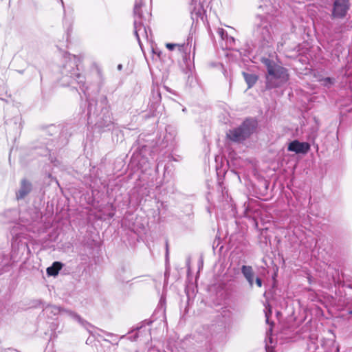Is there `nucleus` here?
<instances>
[{
	"label": "nucleus",
	"instance_id": "1",
	"mask_svg": "<svg viewBox=\"0 0 352 352\" xmlns=\"http://www.w3.org/2000/svg\"><path fill=\"white\" fill-rule=\"evenodd\" d=\"M262 62L267 69L265 85L267 89L280 87L288 81L289 76L285 67L268 58L263 59Z\"/></svg>",
	"mask_w": 352,
	"mask_h": 352
},
{
	"label": "nucleus",
	"instance_id": "18",
	"mask_svg": "<svg viewBox=\"0 0 352 352\" xmlns=\"http://www.w3.org/2000/svg\"><path fill=\"white\" fill-rule=\"evenodd\" d=\"M122 65H118V70H121V69H122Z\"/></svg>",
	"mask_w": 352,
	"mask_h": 352
},
{
	"label": "nucleus",
	"instance_id": "8",
	"mask_svg": "<svg viewBox=\"0 0 352 352\" xmlns=\"http://www.w3.org/2000/svg\"><path fill=\"white\" fill-rule=\"evenodd\" d=\"M166 47L169 50L172 51L174 50H177L179 52L182 54H186L187 50V45L184 43L178 44V43H166Z\"/></svg>",
	"mask_w": 352,
	"mask_h": 352
},
{
	"label": "nucleus",
	"instance_id": "9",
	"mask_svg": "<svg viewBox=\"0 0 352 352\" xmlns=\"http://www.w3.org/2000/svg\"><path fill=\"white\" fill-rule=\"evenodd\" d=\"M75 63L74 62H69L67 65L66 67H72V71L70 72V74H71V77L72 78H74V79H76V80H78V82L79 83H81L82 82V78L83 77L80 76V74L78 72V68H74V66H75Z\"/></svg>",
	"mask_w": 352,
	"mask_h": 352
},
{
	"label": "nucleus",
	"instance_id": "15",
	"mask_svg": "<svg viewBox=\"0 0 352 352\" xmlns=\"http://www.w3.org/2000/svg\"><path fill=\"white\" fill-rule=\"evenodd\" d=\"M69 316H71L73 318L78 320V321H80V317L78 315H76V314L69 312Z\"/></svg>",
	"mask_w": 352,
	"mask_h": 352
},
{
	"label": "nucleus",
	"instance_id": "17",
	"mask_svg": "<svg viewBox=\"0 0 352 352\" xmlns=\"http://www.w3.org/2000/svg\"><path fill=\"white\" fill-rule=\"evenodd\" d=\"M218 33L221 35V37H223V35L224 34V30L223 29H219L218 30Z\"/></svg>",
	"mask_w": 352,
	"mask_h": 352
},
{
	"label": "nucleus",
	"instance_id": "13",
	"mask_svg": "<svg viewBox=\"0 0 352 352\" xmlns=\"http://www.w3.org/2000/svg\"><path fill=\"white\" fill-rule=\"evenodd\" d=\"M321 84L324 86L329 87L333 83V80L331 78H324L320 80Z\"/></svg>",
	"mask_w": 352,
	"mask_h": 352
},
{
	"label": "nucleus",
	"instance_id": "5",
	"mask_svg": "<svg viewBox=\"0 0 352 352\" xmlns=\"http://www.w3.org/2000/svg\"><path fill=\"white\" fill-rule=\"evenodd\" d=\"M310 148V146L307 142H300L294 140L289 143L288 151L295 152L296 153H306Z\"/></svg>",
	"mask_w": 352,
	"mask_h": 352
},
{
	"label": "nucleus",
	"instance_id": "20",
	"mask_svg": "<svg viewBox=\"0 0 352 352\" xmlns=\"http://www.w3.org/2000/svg\"><path fill=\"white\" fill-rule=\"evenodd\" d=\"M350 314H352V310L350 311Z\"/></svg>",
	"mask_w": 352,
	"mask_h": 352
},
{
	"label": "nucleus",
	"instance_id": "11",
	"mask_svg": "<svg viewBox=\"0 0 352 352\" xmlns=\"http://www.w3.org/2000/svg\"><path fill=\"white\" fill-rule=\"evenodd\" d=\"M61 269V264L58 262H54L53 265L47 269V273L50 276H56Z\"/></svg>",
	"mask_w": 352,
	"mask_h": 352
},
{
	"label": "nucleus",
	"instance_id": "10",
	"mask_svg": "<svg viewBox=\"0 0 352 352\" xmlns=\"http://www.w3.org/2000/svg\"><path fill=\"white\" fill-rule=\"evenodd\" d=\"M245 82L248 85V88L252 87L257 80V76L253 74L243 73Z\"/></svg>",
	"mask_w": 352,
	"mask_h": 352
},
{
	"label": "nucleus",
	"instance_id": "6",
	"mask_svg": "<svg viewBox=\"0 0 352 352\" xmlns=\"http://www.w3.org/2000/svg\"><path fill=\"white\" fill-rule=\"evenodd\" d=\"M241 272L250 284V287H252L254 284V272L252 267L251 266L243 265L241 267Z\"/></svg>",
	"mask_w": 352,
	"mask_h": 352
},
{
	"label": "nucleus",
	"instance_id": "7",
	"mask_svg": "<svg viewBox=\"0 0 352 352\" xmlns=\"http://www.w3.org/2000/svg\"><path fill=\"white\" fill-rule=\"evenodd\" d=\"M31 190V184L30 182L26 180H23L21 182V186L16 194V197L18 199H22L25 195H27Z\"/></svg>",
	"mask_w": 352,
	"mask_h": 352
},
{
	"label": "nucleus",
	"instance_id": "4",
	"mask_svg": "<svg viewBox=\"0 0 352 352\" xmlns=\"http://www.w3.org/2000/svg\"><path fill=\"white\" fill-rule=\"evenodd\" d=\"M349 8L348 0H336L334 2L333 16L334 17H343Z\"/></svg>",
	"mask_w": 352,
	"mask_h": 352
},
{
	"label": "nucleus",
	"instance_id": "2",
	"mask_svg": "<svg viewBox=\"0 0 352 352\" xmlns=\"http://www.w3.org/2000/svg\"><path fill=\"white\" fill-rule=\"evenodd\" d=\"M142 0H136L134 6V32L140 47H142V40L149 41L148 32L144 25L142 19H148L151 15L148 12L144 14L142 10Z\"/></svg>",
	"mask_w": 352,
	"mask_h": 352
},
{
	"label": "nucleus",
	"instance_id": "16",
	"mask_svg": "<svg viewBox=\"0 0 352 352\" xmlns=\"http://www.w3.org/2000/svg\"><path fill=\"white\" fill-rule=\"evenodd\" d=\"M256 284L259 287H261L262 286V281H261V278H256Z\"/></svg>",
	"mask_w": 352,
	"mask_h": 352
},
{
	"label": "nucleus",
	"instance_id": "14",
	"mask_svg": "<svg viewBox=\"0 0 352 352\" xmlns=\"http://www.w3.org/2000/svg\"><path fill=\"white\" fill-rule=\"evenodd\" d=\"M266 309H267V311H265L266 322H268L270 315L272 314V310L270 307H269L268 308L266 307Z\"/></svg>",
	"mask_w": 352,
	"mask_h": 352
},
{
	"label": "nucleus",
	"instance_id": "3",
	"mask_svg": "<svg viewBox=\"0 0 352 352\" xmlns=\"http://www.w3.org/2000/svg\"><path fill=\"white\" fill-rule=\"evenodd\" d=\"M255 128V123L252 120L245 121L241 126L229 131L227 133L228 137L235 142H240L250 135Z\"/></svg>",
	"mask_w": 352,
	"mask_h": 352
},
{
	"label": "nucleus",
	"instance_id": "12",
	"mask_svg": "<svg viewBox=\"0 0 352 352\" xmlns=\"http://www.w3.org/2000/svg\"><path fill=\"white\" fill-rule=\"evenodd\" d=\"M261 37L263 40L269 41L272 39V35H270V30L267 28L266 25H263V30L261 32Z\"/></svg>",
	"mask_w": 352,
	"mask_h": 352
},
{
	"label": "nucleus",
	"instance_id": "19",
	"mask_svg": "<svg viewBox=\"0 0 352 352\" xmlns=\"http://www.w3.org/2000/svg\"><path fill=\"white\" fill-rule=\"evenodd\" d=\"M60 2H61V3H62V5H63V6H64L63 1V0H60Z\"/></svg>",
	"mask_w": 352,
	"mask_h": 352
}]
</instances>
